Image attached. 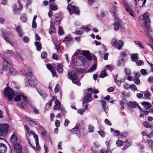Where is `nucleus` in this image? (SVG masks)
<instances>
[{"mask_svg":"<svg viewBox=\"0 0 153 153\" xmlns=\"http://www.w3.org/2000/svg\"><path fill=\"white\" fill-rule=\"evenodd\" d=\"M4 93L5 96L7 97L9 100L11 101L13 100V98L14 96H16L14 98V100L16 102H18L20 100L22 97V99L27 103L28 102V101L27 99V97L23 95L22 94H19L13 90L10 87L6 88L4 92Z\"/></svg>","mask_w":153,"mask_h":153,"instance_id":"obj_1","label":"nucleus"},{"mask_svg":"<svg viewBox=\"0 0 153 153\" xmlns=\"http://www.w3.org/2000/svg\"><path fill=\"white\" fill-rule=\"evenodd\" d=\"M149 16V14L148 13H146L139 18V20L143 22L142 25L145 27L147 30H149L151 28Z\"/></svg>","mask_w":153,"mask_h":153,"instance_id":"obj_2","label":"nucleus"},{"mask_svg":"<svg viewBox=\"0 0 153 153\" xmlns=\"http://www.w3.org/2000/svg\"><path fill=\"white\" fill-rule=\"evenodd\" d=\"M69 78L71 80L73 83L78 86L80 85L81 83L79 81L77 80L78 77L76 73L74 71L68 72Z\"/></svg>","mask_w":153,"mask_h":153,"instance_id":"obj_3","label":"nucleus"},{"mask_svg":"<svg viewBox=\"0 0 153 153\" xmlns=\"http://www.w3.org/2000/svg\"><path fill=\"white\" fill-rule=\"evenodd\" d=\"M111 44L115 48H117L118 50H120L124 45V42L123 41L120 40L117 42L115 38H113L112 39Z\"/></svg>","mask_w":153,"mask_h":153,"instance_id":"obj_4","label":"nucleus"},{"mask_svg":"<svg viewBox=\"0 0 153 153\" xmlns=\"http://www.w3.org/2000/svg\"><path fill=\"white\" fill-rule=\"evenodd\" d=\"M9 129V126L7 124H0V135L4 136L8 132Z\"/></svg>","mask_w":153,"mask_h":153,"instance_id":"obj_5","label":"nucleus"},{"mask_svg":"<svg viewBox=\"0 0 153 153\" xmlns=\"http://www.w3.org/2000/svg\"><path fill=\"white\" fill-rule=\"evenodd\" d=\"M67 9L70 14H72L74 13L76 14L79 15V10L74 5H72V4L68 5Z\"/></svg>","mask_w":153,"mask_h":153,"instance_id":"obj_6","label":"nucleus"},{"mask_svg":"<svg viewBox=\"0 0 153 153\" xmlns=\"http://www.w3.org/2000/svg\"><path fill=\"white\" fill-rule=\"evenodd\" d=\"M86 59L84 57L80 56L76 57V65L78 66H81L85 65Z\"/></svg>","mask_w":153,"mask_h":153,"instance_id":"obj_7","label":"nucleus"},{"mask_svg":"<svg viewBox=\"0 0 153 153\" xmlns=\"http://www.w3.org/2000/svg\"><path fill=\"white\" fill-rule=\"evenodd\" d=\"M92 92V89L91 88L88 89L86 95L84 96L83 101L88 102L92 100L91 96Z\"/></svg>","mask_w":153,"mask_h":153,"instance_id":"obj_8","label":"nucleus"},{"mask_svg":"<svg viewBox=\"0 0 153 153\" xmlns=\"http://www.w3.org/2000/svg\"><path fill=\"white\" fill-rule=\"evenodd\" d=\"M1 32L3 33L2 37L7 42L10 43L12 46H13L12 43L10 41V39L8 38L7 36L10 35L12 34L11 32L7 31L4 29H1Z\"/></svg>","mask_w":153,"mask_h":153,"instance_id":"obj_9","label":"nucleus"},{"mask_svg":"<svg viewBox=\"0 0 153 153\" xmlns=\"http://www.w3.org/2000/svg\"><path fill=\"white\" fill-rule=\"evenodd\" d=\"M1 58L4 61V62L3 63V70L6 71L7 68V66L8 64H9V65L11 66L12 65V64L8 62V58L7 57L4 56L2 54H1Z\"/></svg>","mask_w":153,"mask_h":153,"instance_id":"obj_10","label":"nucleus"},{"mask_svg":"<svg viewBox=\"0 0 153 153\" xmlns=\"http://www.w3.org/2000/svg\"><path fill=\"white\" fill-rule=\"evenodd\" d=\"M114 19L115 21L114 25V28L115 30H118L121 27V20L116 17H115Z\"/></svg>","mask_w":153,"mask_h":153,"instance_id":"obj_11","label":"nucleus"},{"mask_svg":"<svg viewBox=\"0 0 153 153\" xmlns=\"http://www.w3.org/2000/svg\"><path fill=\"white\" fill-rule=\"evenodd\" d=\"M20 0H18V2L19 4V8H17V6L16 4H14L13 7V11L15 14H19L21 11L22 10V5L20 3Z\"/></svg>","mask_w":153,"mask_h":153,"instance_id":"obj_12","label":"nucleus"},{"mask_svg":"<svg viewBox=\"0 0 153 153\" xmlns=\"http://www.w3.org/2000/svg\"><path fill=\"white\" fill-rule=\"evenodd\" d=\"M9 141L13 145L17 143L18 138L15 133H13L10 136Z\"/></svg>","mask_w":153,"mask_h":153,"instance_id":"obj_13","label":"nucleus"},{"mask_svg":"<svg viewBox=\"0 0 153 153\" xmlns=\"http://www.w3.org/2000/svg\"><path fill=\"white\" fill-rule=\"evenodd\" d=\"M81 126L79 123L76 125L75 127L71 130V132L77 134L80 131Z\"/></svg>","mask_w":153,"mask_h":153,"instance_id":"obj_14","label":"nucleus"},{"mask_svg":"<svg viewBox=\"0 0 153 153\" xmlns=\"http://www.w3.org/2000/svg\"><path fill=\"white\" fill-rule=\"evenodd\" d=\"M13 145L15 150L16 153H20L22 152V148L19 143H17Z\"/></svg>","mask_w":153,"mask_h":153,"instance_id":"obj_15","label":"nucleus"},{"mask_svg":"<svg viewBox=\"0 0 153 153\" xmlns=\"http://www.w3.org/2000/svg\"><path fill=\"white\" fill-rule=\"evenodd\" d=\"M47 68L50 70L52 73L53 76L54 77L56 75V72L55 70L53 69V65L51 64L48 63L46 65Z\"/></svg>","mask_w":153,"mask_h":153,"instance_id":"obj_16","label":"nucleus"},{"mask_svg":"<svg viewBox=\"0 0 153 153\" xmlns=\"http://www.w3.org/2000/svg\"><path fill=\"white\" fill-rule=\"evenodd\" d=\"M82 54L89 61H91L92 57L90 55V52L88 51H82Z\"/></svg>","mask_w":153,"mask_h":153,"instance_id":"obj_17","label":"nucleus"},{"mask_svg":"<svg viewBox=\"0 0 153 153\" xmlns=\"http://www.w3.org/2000/svg\"><path fill=\"white\" fill-rule=\"evenodd\" d=\"M58 110H61L62 114L63 116H65L66 114V111L63 106L61 105V103L58 100Z\"/></svg>","mask_w":153,"mask_h":153,"instance_id":"obj_18","label":"nucleus"},{"mask_svg":"<svg viewBox=\"0 0 153 153\" xmlns=\"http://www.w3.org/2000/svg\"><path fill=\"white\" fill-rule=\"evenodd\" d=\"M94 59L95 61V63L87 71V72H91L95 70L97 68V58L95 56H94Z\"/></svg>","mask_w":153,"mask_h":153,"instance_id":"obj_19","label":"nucleus"},{"mask_svg":"<svg viewBox=\"0 0 153 153\" xmlns=\"http://www.w3.org/2000/svg\"><path fill=\"white\" fill-rule=\"evenodd\" d=\"M101 102L102 104V106L104 110L105 113L107 114L108 112V106L106 104V101L104 100H101Z\"/></svg>","mask_w":153,"mask_h":153,"instance_id":"obj_20","label":"nucleus"},{"mask_svg":"<svg viewBox=\"0 0 153 153\" xmlns=\"http://www.w3.org/2000/svg\"><path fill=\"white\" fill-rule=\"evenodd\" d=\"M127 53H128V51L127 50H125L124 52H121L120 53V58L123 63L124 62V57L128 55Z\"/></svg>","mask_w":153,"mask_h":153,"instance_id":"obj_21","label":"nucleus"},{"mask_svg":"<svg viewBox=\"0 0 153 153\" xmlns=\"http://www.w3.org/2000/svg\"><path fill=\"white\" fill-rule=\"evenodd\" d=\"M52 97L53 99L51 100L46 105L45 109L47 111H48L51 108L52 102L56 98V97L54 96H53Z\"/></svg>","mask_w":153,"mask_h":153,"instance_id":"obj_22","label":"nucleus"},{"mask_svg":"<svg viewBox=\"0 0 153 153\" xmlns=\"http://www.w3.org/2000/svg\"><path fill=\"white\" fill-rule=\"evenodd\" d=\"M7 150L5 145L2 143H0V153H4Z\"/></svg>","mask_w":153,"mask_h":153,"instance_id":"obj_23","label":"nucleus"},{"mask_svg":"<svg viewBox=\"0 0 153 153\" xmlns=\"http://www.w3.org/2000/svg\"><path fill=\"white\" fill-rule=\"evenodd\" d=\"M131 59L134 62H137L139 59L138 54L137 53L132 54L131 55Z\"/></svg>","mask_w":153,"mask_h":153,"instance_id":"obj_24","label":"nucleus"},{"mask_svg":"<svg viewBox=\"0 0 153 153\" xmlns=\"http://www.w3.org/2000/svg\"><path fill=\"white\" fill-rule=\"evenodd\" d=\"M142 93H145L144 94V97L143 98L145 99H150V96L151 95L150 93L147 92V91H140Z\"/></svg>","mask_w":153,"mask_h":153,"instance_id":"obj_25","label":"nucleus"},{"mask_svg":"<svg viewBox=\"0 0 153 153\" xmlns=\"http://www.w3.org/2000/svg\"><path fill=\"white\" fill-rule=\"evenodd\" d=\"M40 132L41 134L42 137L45 138L46 137L47 132L45 129L42 127L40 128Z\"/></svg>","mask_w":153,"mask_h":153,"instance_id":"obj_26","label":"nucleus"},{"mask_svg":"<svg viewBox=\"0 0 153 153\" xmlns=\"http://www.w3.org/2000/svg\"><path fill=\"white\" fill-rule=\"evenodd\" d=\"M142 105L146 109H148L152 107L151 104L147 102H142Z\"/></svg>","mask_w":153,"mask_h":153,"instance_id":"obj_27","label":"nucleus"},{"mask_svg":"<svg viewBox=\"0 0 153 153\" xmlns=\"http://www.w3.org/2000/svg\"><path fill=\"white\" fill-rule=\"evenodd\" d=\"M35 45L36 47V50L38 51H40L42 49V45L41 43L38 42H35Z\"/></svg>","mask_w":153,"mask_h":153,"instance_id":"obj_28","label":"nucleus"},{"mask_svg":"<svg viewBox=\"0 0 153 153\" xmlns=\"http://www.w3.org/2000/svg\"><path fill=\"white\" fill-rule=\"evenodd\" d=\"M16 31L17 32L19 36L20 37H22L23 36V33L21 29V27L20 26L17 27L16 29Z\"/></svg>","mask_w":153,"mask_h":153,"instance_id":"obj_29","label":"nucleus"},{"mask_svg":"<svg viewBox=\"0 0 153 153\" xmlns=\"http://www.w3.org/2000/svg\"><path fill=\"white\" fill-rule=\"evenodd\" d=\"M25 129L27 131L28 134L29 135H30L31 134L34 135L35 134V133L34 131H32L30 130L29 128L27 126V125H25Z\"/></svg>","mask_w":153,"mask_h":153,"instance_id":"obj_30","label":"nucleus"},{"mask_svg":"<svg viewBox=\"0 0 153 153\" xmlns=\"http://www.w3.org/2000/svg\"><path fill=\"white\" fill-rule=\"evenodd\" d=\"M58 30V33L59 35L62 36L64 34L65 31L60 26H59Z\"/></svg>","mask_w":153,"mask_h":153,"instance_id":"obj_31","label":"nucleus"},{"mask_svg":"<svg viewBox=\"0 0 153 153\" xmlns=\"http://www.w3.org/2000/svg\"><path fill=\"white\" fill-rule=\"evenodd\" d=\"M72 39V38L71 35L70 34H69L68 35V36H66L65 37L63 40V42L66 43V42L71 41Z\"/></svg>","mask_w":153,"mask_h":153,"instance_id":"obj_32","label":"nucleus"},{"mask_svg":"<svg viewBox=\"0 0 153 153\" xmlns=\"http://www.w3.org/2000/svg\"><path fill=\"white\" fill-rule=\"evenodd\" d=\"M108 76V74L106 73V69L104 70L101 72L100 75V77L101 78H103Z\"/></svg>","mask_w":153,"mask_h":153,"instance_id":"obj_33","label":"nucleus"},{"mask_svg":"<svg viewBox=\"0 0 153 153\" xmlns=\"http://www.w3.org/2000/svg\"><path fill=\"white\" fill-rule=\"evenodd\" d=\"M63 65L62 64L58 63V72L60 73H62L63 71Z\"/></svg>","mask_w":153,"mask_h":153,"instance_id":"obj_34","label":"nucleus"},{"mask_svg":"<svg viewBox=\"0 0 153 153\" xmlns=\"http://www.w3.org/2000/svg\"><path fill=\"white\" fill-rule=\"evenodd\" d=\"M116 6H113L111 10V11L112 13V15L114 16L115 17H116L115 16V14L117 12V10L116 9Z\"/></svg>","mask_w":153,"mask_h":153,"instance_id":"obj_35","label":"nucleus"},{"mask_svg":"<svg viewBox=\"0 0 153 153\" xmlns=\"http://www.w3.org/2000/svg\"><path fill=\"white\" fill-rule=\"evenodd\" d=\"M50 7L53 10H57V7L56 5L52 3H51L49 5Z\"/></svg>","mask_w":153,"mask_h":153,"instance_id":"obj_36","label":"nucleus"},{"mask_svg":"<svg viewBox=\"0 0 153 153\" xmlns=\"http://www.w3.org/2000/svg\"><path fill=\"white\" fill-rule=\"evenodd\" d=\"M21 21L23 22H25L27 20L26 15L25 14H22L21 16Z\"/></svg>","mask_w":153,"mask_h":153,"instance_id":"obj_37","label":"nucleus"},{"mask_svg":"<svg viewBox=\"0 0 153 153\" xmlns=\"http://www.w3.org/2000/svg\"><path fill=\"white\" fill-rule=\"evenodd\" d=\"M135 44L139 47L140 48L143 49L144 47L143 45L142 44L141 42L139 41H136L135 42Z\"/></svg>","mask_w":153,"mask_h":153,"instance_id":"obj_38","label":"nucleus"},{"mask_svg":"<svg viewBox=\"0 0 153 153\" xmlns=\"http://www.w3.org/2000/svg\"><path fill=\"white\" fill-rule=\"evenodd\" d=\"M25 82L27 84H28L31 86H35L33 82H30V79L28 78H27L25 79Z\"/></svg>","mask_w":153,"mask_h":153,"instance_id":"obj_39","label":"nucleus"},{"mask_svg":"<svg viewBox=\"0 0 153 153\" xmlns=\"http://www.w3.org/2000/svg\"><path fill=\"white\" fill-rule=\"evenodd\" d=\"M94 127L91 125L88 126V131L89 132L91 133L93 132L94 130Z\"/></svg>","mask_w":153,"mask_h":153,"instance_id":"obj_40","label":"nucleus"},{"mask_svg":"<svg viewBox=\"0 0 153 153\" xmlns=\"http://www.w3.org/2000/svg\"><path fill=\"white\" fill-rule=\"evenodd\" d=\"M129 104L133 108H135L138 104L136 102H132L130 101L129 102Z\"/></svg>","mask_w":153,"mask_h":153,"instance_id":"obj_41","label":"nucleus"},{"mask_svg":"<svg viewBox=\"0 0 153 153\" xmlns=\"http://www.w3.org/2000/svg\"><path fill=\"white\" fill-rule=\"evenodd\" d=\"M126 10L129 13V14L132 16H134L133 12L129 7L126 8Z\"/></svg>","mask_w":153,"mask_h":153,"instance_id":"obj_42","label":"nucleus"},{"mask_svg":"<svg viewBox=\"0 0 153 153\" xmlns=\"http://www.w3.org/2000/svg\"><path fill=\"white\" fill-rule=\"evenodd\" d=\"M147 142L149 147L150 148H152L153 147V141L151 139L147 140Z\"/></svg>","mask_w":153,"mask_h":153,"instance_id":"obj_43","label":"nucleus"},{"mask_svg":"<svg viewBox=\"0 0 153 153\" xmlns=\"http://www.w3.org/2000/svg\"><path fill=\"white\" fill-rule=\"evenodd\" d=\"M83 30L81 29L76 30L74 33L76 35H81L83 34Z\"/></svg>","mask_w":153,"mask_h":153,"instance_id":"obj_44","label":"nucleus"},{"mask_svg":"<svg viewBox=\"0 0 153 153\" xmlns=\"http://www.w3.org/2000/svg\"><path fill=\"white\" fill-rule=\"evenodd\" d=\"M143 124L144 127L147 128H149L151 127V125L147 121H146L144 122Z\"/></svg>","mask_w":153,"mask_h":153,"instance_id":"obj_45","label":"nucleus"},{"mask_svg":"<svg viewBox=\"0 0 153 153\" xmlns=\"http://www.w3.org/2000/svg\"><path fill=\"white\" fill-rule=\"evenodd\" d=\"M77 72L80 74H82L84 72H86V69H81L79 68H77L76 69Z\"/></svg>","mask_w":153,"mask_h":153,"instance_id":"obj_46","label":"nucleus"},{"mask_svg":"<svg viewBox=\"0 0 153 153\" xmlns=\"http://www.w3.org/2000/svg\"><path fill=\"white\" fill-rule=\"evenodd\" d=\"M82 29H84L85 31L87 32L90 31V29L88 28V25L86 26H83L81 27Z\"/></svg>","mask_w":153,"mask_h":153,"instance_id":"obj_47","label":"nucleus"},{"mask_svg":"<svg viewBox=\"0 0 153 153\" xmlns=\"http://www.w3.org/2000/svg\"><path fill=\"white\" fill-rule=\"evenodd\" d=\"M130 88L133 91L137 90V88L135 85L131 84L130 85Z\"/></svg>","mask_w":153,"mask_h":153,"instance_id":"obj_48","label":"nucleus"},{"mask_svg":"<svg viewBox=\"0 0 153 153\" xmlns=\"http://www.w3.org/2000/svg\"><path fill=\"white\" fill-rule=\"evenodd\" d=\"M136 64L138 66L142 65L144 64V62L142 60H140L136 62Z\"/></svg>","mask_w":153,"mask_h":153,"instance_id":"obj_49","label":"nucleus"},{"mask_svg":"<svg viewBox=\"0 0 153 153\" xmlns=\"http://www.w3.org/2000/svg\"><path fill=\"white\" fill-rule=\"evenodd\" d=\"M117 145L118 146H122L123 145V143L120 140H118L116 142Z\"/></svg>","mask_w":153,"mask_h":153,"instance_id":"obj_50","label":"nucleus"},{"mask_svg":"<svg viewBox=\"0 0 153 153\" xmlns=\"http://www.w3.org/2000/svg\"><path fill=\"white\" fill-rule=\"evenodd\" d=\"M125 74L127 75H130L131 74V72L130 71V70L128 68H125Z\"/></svg>","mask_w":153,"mask_h":153,"instance_id":"obj_51","label":"nucleus"},{"mask_svg":"<svg viewBox=\"0 0 153 153\" xmlns=\"http://www.w3.org/2000/svg\"><path fill=\"white\" fill-rule=\"evenodd\" d=\"M87 103L86 102H85L84 101H83V103H82V106L83 107L85 108V110H87L88 108V105L87 104Z\"/></svg>","mask_w":153,"mask_h":153,"instance_id":"obj_52","label":"nucleus"},{"mask_svg":"<svg viewBox=\"0 0 153 153\" xmlns=\"http://www.w3.org/2000/svg\"><path fill=\"white\" fill-rule=\"evenodd\" d=\"M47 53L45 51L42 52L41 54V57L42 59H45L47 57Z\"/></svg>","mask_w":153,"mask_h":153,"instance_id":"obj_53","label":"nucleus"},{"mask_svg":"<svg viewBox=\"0 0 153 153\" xmlns=\"http://www.w3.org/2000/svg\"><path fill=\"white\" fill-rule=\"evenodd\" d=\"M28 71V73L26 74V76L27 77H30L32 76V74L31 71L29 70V69H27Z\"/></svg>","mask_w":153,"mask_h":153,"instance_id":"obj_54","label":"nucleus"},{"mask_svg":"<svg viewBox=\"0 0 153 153\" xmlns=\"http://www.w3.org/2000/svg\"><path fill=\"white\" fill-rule=\"evenodd\" d=\"M128 134L126 132H123L120 134L121 137L123 138L126 137L127 135Z\"/></svg>","mask_w":153,"mask_h":153,"instance_id":"obj_55","label":"nucleus"},{"mask_svg":"<svg viewBox=\"0 0 153 153\" xmlns=\"http://www.w3.org/2000/svg\"><path fill=\"white\" fill-rule=\"evenodd\" d=\"M140 72L143 75H146L147 74V73L146 71L144 69H141Z\"/></svg>","mask_w":153,"mask_h":153,"instance_id":"obj_56","label":"nucleus"},{"mask_svg":"<svg viewBox=\"0 0 153 153\" xmlns=\"http://www.w3.org/2000/svg\"><path fill=\"white\" fill-rule=\"evenodd\" d=\"M106 69L109 70L110 71H111L113 70L112 66L109 65H107L106 66Z\"/></svg>","mask_w":153,"mask_h":153,"instance_id":"obj_57","label":"nucleus"},{"mask_svg":"<svg viewBox=\"0 0 153 153\" xmlns=\"http://www.w3.org/2000/svg\"><path fill=\"white\" fill-rule=\"evenodd\" d=\"M58 15H59V16H58V21H59V22H60L62 19V18L63 15L61 13H59L58 14Z\"/></svg>","mask_w":153,"mask_h":153,"instance_id":"obj_58","label":"nucleus"},{"mask_svg":"<svg viewBox=\"0 0 153 153\" xmlns=\"http://www.w3.org/2000/svg\"><path fill=\"white\" fill-rule=\"evenodd\" d=\"M23 41L27 43L29 42V38L26 36H24L22 38Z\"/></svg>","mask_w":153,"mask_h":153,"instance_id":"obj_59","label":"nucleus"},{"mask_svg":"<svg viewBox=\"0 0 153 153\" xmlns=\"http://www.w3.org/2000/svg\"><path fill=\"white\" fill-rule=\"evenodd\" d=\"M99 134L102 137H104L105 136V134L104 132L102 131H98Z\"/></svg>","mask_w":153,"mask_h":153,"instance_id":"obj_60","label":"nucleus"},{"mask_svg":"<svg viewBox=\"0 0 153 153\" xmlns=\"http://www.w3.org/2000/svg\"><path fill=\"white\" fill-rule=\"evenodd\" d=\"M109 151V149H107V150H105L103 149H101L100 150V153H108Z\"/></svg>","mask_w":153,"mask_h":153,"instance_id":"obj_61","label":"nucleus"},{"mask_svg":"<svg viewBox=\"0 0 153 153\" xmlns=\"http://www.w3.org/2000/svg\"><path fill=\"white\" fill-rule=\"evenodd\" d=\"M120 134V132L118 130H115L114 131V136H117Z\"/></svg>","mask_w":153,"mask_h":153,"instance_id":"obj_62","label":"nucleus"},{"mask_svg":"<svg viewBox=\"0 0 153 153\" xmlns=\"http://www.w3.org/2000/svg\"><path fill=\"white\" fill-rule=\"evenodd\" d=\"M39 93L40 96H41L44 99H45L47 97V94L45 93H41L39 92Z\"/></svg>","mask_w":153,"mask_h":153,"instance_id":"obj_63","label":"nucleus"},{"mask_svg":"<svg viewBox=\"0 0 153 153\" xmlns=\"http://www.w3.org/2000/svg\"><path fill=\"white\" fill-rule=\"evenodd\" d=\"M124 87L127 90L130 88V85L129 86L128 83H125L124 85Z\"/></svg>","mask_w":153,"mask_h":153,"instance_id":"obj_64","label":"nucleus"}]
</instances>
